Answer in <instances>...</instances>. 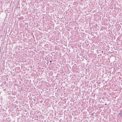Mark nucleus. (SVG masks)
<instances>
[{
	"instance_id": "1",
	"label": "nucleus",
	"mask_w": 122,
	"mask_h": 122,
	"mask_svg": "<svg viewBox=\"0 0 122 122\" xmlns=\"http://www.w3.org/2000/svg\"><path fill=\"white\" fill-rule=\"evenodd\" d=\"M55 12L54 13V14H55V15L56 16V18H58V17H57V16L58 15V10L57 9V8H56V9L55 8Z\"/></svg>"
},
{
	"instance_id": "2",
	"label": "nucleus",
	"mask_w": 122,
	"mask_h": 122,
	"mask_svg": "<svg viewBox=\"0 0 122 122\" xmlns=\"http://www.w3.org/2000/svg\"><path fill=\"white\" fill-rule=\"evenodd\" d=\"M54 34L55 35V36L58 37V31H55Z\"/></svg>"
},
{
	"instance_id": "3",
	"label": "nucleus",
	"mask_w": 122,
	"mask_h": 122,
	"mask_svg": "<svg viewBox=\"0 0 122 122\" xmlns=\"http://www.w3.org/2000/svg\"><path fill=\"white\" fill-rule=\"evenodd\" d=\"M122 111L121 110L120 112L118 113L119 114H120V115H122Z\"/></svg>"
},
{
	"instance_id": "4",
	"label": "nucleus",
	"mask_w": 122,
	"mask_h": 122,
	"mask_svg": "<svg viewBox=\"0 0 122 122\" xmlns=\"http://www.w3.org/2000/svg\"><path fill=\"white\" fill-rule=\"evenodd\" d=\"M56 0H54V2H56Z\"/></svg>"
},
{
	"instance_id": "5",
	"label": "nucleus",
	"mask_w": 122,
	"mask_h": 122,
	"mask_svg": "<svg viewBox=\"0 0 122 122\" xmlns=\"http://www.w3.org/2000/svg\"><path fill=\"white\" fill-rule=\"evenodd\" d=\"M56 56H58V54H57V55L56 54Z\"/></svg>"
},
{
	"instance_id": "6",
	"label": "nucleus",
	"mask_w": 122,
	"mask_h": 122,
	"mask_svg": "<svg viewBox=\"0 0 122 122\" xmlns=\"http://www.w3.org/2000/svg\"><path fill=\"white\" fill-rule=\"evenodd\" d=\"M103 51H102V53H103Z\"/></svg>"
},
{
	"instance_id": "7",
	"label": "nucleus",
	"mask_w": 122,
	"mask_h": 122,
	"mask_svg": "<svg viewBox=\"0 0 122 122\" xmlns=\"http://www.w3.org/2000/svg\"><path fill=\"white\" fill-rule=\"evenodd\" d=\"M120 117H122V115H121Z\"/></svg>"
},
{
	"instance_id": "8",
	"label": "nucleus",
	"mask_w": 122,
	"mask_h": 122,
	"mask_svg": "<svg viewBox=\"0 0 122 122\" xmlns=\"http://www.w3.org/2000/svg\"><path fill=\"white\" fill-rule=\"evenodd\" d=\"M73 102H74V103L75 102H74V101H73Z\"/></svg>"
},
{
	"instance_id": "9",
	"label": "nucleus",
	"mask_w": 122,
	"mask_h": 122,
	"mask_svg": "<svg viewBox=\"0 0 122 122\" xmlns=\"http://www.w3.org/2000/svg\"><path fill=\"white\" fill-rule=\"evenodd\" d=\"M54 114H55V115H56V113H54Z\"/></svg>"
},
{
	"instance_id": "10",
	"label": "nucleus",
	"mask_w": 122,
	"mask_h": 122,
	"mask_svg": "<svg viewBox=\"0 0 122 122\" xmlns=\"http://www.w3.org/2000/svg\"><path fill=\"white\" fill-rule=\"evenodd\" d=\"M93 114H92V115H93Z\"/></svg>"
},
{
	"instance_id": "11",
	"label": "nucleus",
	"mask_w": 122,
	"mask_h": 122,
	"mask_svg": "<svg viewBox=\"0 0 122 122\" xmlns=\"http://www.w3.org/2000/svg\"><path fill=\"white\" fill-rule=\"evenodd\" d=\"M93 114H92V115H93Z\"/></svg>"
},
{
	"instance_id": "12",
	"label": "nucleus",
	"mask_w": 122,
	"mask_h": 122,
	"mask_svg": "<svg viewBox=\"0 0 122 122\" xmlns=\"http://www.w3.org/2000/svg\"><path fill=\"white\" fill-rule=\"evenodd\" d=\"M57 89V88H55V89Z\"/></svg>"
},
{
	"instance_id": "13",
	"label": "nucleus",
	"mask_w": 122,
	"mask_h": 122,
	"mask_svg": "<svg viewBox=\"0 0 122 122\" xmlns=\"http://www.w3.org/2000/svg\"><path fill=\"white\" fill-rule=\"evenodd\" d=\"M107 105V104H105V105Z\"/></svg>"
},
{
	"instance_id": "14",
	"label": "nucleus",
	"mask_w": 122,
	"mask_h": 122,
	"mask_svg": "<svg viewBox=\"0 0 122 122\" xmlns=\"http://www.w3.org/2000/svg\"><path fill=\"white\" fill-rule=\"evenodd\" d=\"M121 105H122V103L121 104Z\"/></svg>"
},
{
	"instance_id": "15",
	"label": "nucleus",
	"mask_w": 122,
	"mask_h": 122,
	"mask_svg": "<svg viewBox=\"0 0 122 122\" xmlns=\"http://www.w3.org/2000/svg\"><path fill=\"white\" fill-rule=\"evenodd\" d=\"M51 62V61H50V62Z\"/></svg>"
}]
</instances>
